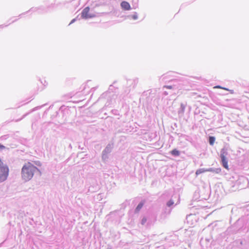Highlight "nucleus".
<instances>
[{
  "label": "nucleus",
  "instance_id": "1",
  "mask_svg": "<svg viewBox=\"0 0 249 249\" xmlns=\"http://www.w3.org/2000/svg\"><path fill=\"white\" fill-rule=\"evenodd\" d=\"M139 82V79L137 77L134 79H126V84L124 88V91L122 94L123 99L125 100V98L128 96L130 92L133 90Z\"/></svg>",
  "mask_w": 249,
  "mask_h": 249
},
{
  "label": "nucleus",
  "instance_id": "2",
  "mask_svg": "<svg viewBox=\"0 0 249 249\" xmlns=\"http://www.w3.org/2000/svg\"><path fill=\"white\" fill-rule=\"evenodd\" d=\"M249 181L247 178L244 176L239 177L238 179L235 182H230L231 185V190L234 191L236 189H240L244 187L242 183H248Z\"/></svg>",
  "mask_w": 249,
  "mask_h": 249
},
{
  "label": "nucleus",
  "instance_id": "3",
  "mask_svg": "<svg viewBox=\"0 0 249 249\" xmlns=\"http://www.w3.org/2000/svg\"><path fill=\"white\" fill-rule=\"evenodd\" d=\"M22 178L25 181H29L31 177V164L30 162L23 166L22 169Z\"/></svg>",
  "mask_w": 249,
  "mask_h": 249
},
{
  "label": "nucleus",
  "instance_id": "4",
  "mask_svg": "<svg viewBox=\"0 0 249 249\" xmlns=\"http://www.w3.org/2000/svg\"><path fill=\"white\" fill-rule=\"evenodd\" d=\"M228 155V150L226 148L224 147L221 149L220 154V163L222 166L226 169H229L228 160L226 157Z\"/></svg>",
  "mask_w": 249,
  "mask_h": 249
},
{
  "label": "nucleus",
  "instance_id": "5",
  "mask_svg": "<svg viewBox=\"0 0 249 249\" xmlns=\"http://www.w3.org/2000/svg\"><path fill=\"white\" fill-rule=\"evenodd\" d=\"M55 4L52 3L47 7L43 6L38 7H32V12H36L40 14L51 12L55 7Z\"/></svg>",
  "mask_w": 249,
  "mask_h": 249
},
{
  "label": "nucleus",
  "instance_id": "6",
  "mask_svg": "<svg viewBox=\"0 0 249 249\" xmlns=\"http://www.w3.org/2000/svg\"><path fill=\"white\" fill-rule=\"evenodd\" d=\"M9 167L7 165L0 164V182L6 180L9 175Z\"/></svg>",
  "mask_w": 249,
  "mask_h": 249
},
{
  "label": "nucleus",
  "instance_id": "7",
  "mask_svg": "<svg viewBox=\"0 0 249 249\" xmlns=\"http://www.w3.org/2000/svg\"><path fill=\"white\" fill-rule=\"evenodd\" d=\"M116 83V81H114L112 84L110 85L108 88V90L103 93L101 97L105 98L107 96L108 97H113L114 94L117 92L118 88H116L113 85Z\"/></svg>",
  "mask_w": 249,
  "mask_h": 249
},
{
  "label": "nucleus",
  "instance_id": "8",
  "mask_svg": "<svg viewBox=\"0 0 249 249\" xmlns=\"http://www.w3.org/2000/svg\"><path fill=\"white\" fill-rule=\"evenodd\" d=\"M113 147L110 143L107 144L105 148L103 150L102 153V160L105 163L108 161V154L112 151Z\"/></svg>",
  "mask_w": 249,
  "mask_h": 249
},
{
  "label": "nucleus",
  "instance_id": "9",
  "mask_svg": "<svg viewBox=\"0 0 249 249\" xmlns=\"http://www.w3.org/2000/svg\"><path fill=\"white\" fill-rule=\"evenodd\" d=\"M238 223V220L236 222V223L230 227H229L225 231V234L227 235L236 234L241 229V228H238L237 227V225Z\"/></svg>",
  "mask_w": 249,
  "mask_h": 249
},
{
  "label": "nucleus",
  "instance_id": "10",
  "mask_svg": "<svg viewBox=\"0 0 249 249\" xmlns=\"http://www.w3.org/2000/svg\"><path fill=\"white\" fill-rule=\"evenodd\" d=\"M90 6L86 7L81 12V18L83 19H87L89 18H91L95 17V15L91 14H89V11L90 10Z\"/></svg>",
  "mask_w": 249,
  "mask_h": 249
},
{
  "label": "nucleus",
  "instance_id": "11",
  "mask_svg": "<svg viewBox=\"0 0 249 249\" xmlns=\"http://www.w3.org/2000/svg\"><path fill=\"white\" fill-rule=\"evenodd\" d=\"M70 111V108L68 107H66L65 105H63L60 107L58 111H56L55 112L56 114L55 116L57 117L60 112L62 114V116L64 117L67 114H68L69 113Z\"/></svg>",
  "mask_w": 249,
  "mask_h": 249
},
{
  "label": "nucleus",
  "instance_id": "12",
  "mask_svg": "<svg viewBox=\"0 0 249 249\" xmlns=\"http://www.w3.org/2000/svg\"><path fill=\"white\" fill-rule=\"evenodd\" d=\"M208 198V195L204 196L203 195H200L199 194V191L198 190H196L194 193L193 199L195 201H200L202 199L207 200Z\"/></svg>",
  "mask_w": 249,
  "mask_h": 249
},
{
  "label": "nucleus",
  "instance_id": "13",
  "mask_svg": "<svg viewBox=\"0 0 249 249\" xmlns=\"http://www.w3.org/2000/svg\"><path fill=\"white\" fill-rule=\"evenodd\" d=\"M186 106L187 103L185 102L180 104V107L178 110V115L179 118H181L183 116Z\"/></svg>",
  "mask_w": 249,
  "mask_h": 249
},
{
  "label": "nucleus",
  "instance_id": "14",
  "mask_svg": "<svg viewBox=\"0 0 249 249\" xmlns=\"http://www.w3.org/2000/svg\"><path fill=\"white\" fill-rule=\"evenodd\" d=\"M121 8L124 11H128L131 9L129 3L126 1L123 0L120 3Z\"/></svg>",
  "mask_w": 249,
  "mask_h": 249
},
{
  "label": "nucleus",
  "instance_id": "15",
  "mask_svg": "<svg viewBox=\"0 0 249 249\" xmlns=\"http://www.w3.org/2000/svg\"><path fill=\"white\" fill-rule=\"evenodd\" d=\"M145 203V199H142L137 205L135 209L134 213H138L140 210L142 209V208L144 206V204Z\"/></svg>",
  "mask_w": 249,
  "mask_h": 249
},
{
  "label": "nucleus",
  "instance_id": "16",
  "mask_svg": "<svg viewBox=\"0 0 249 249\" xmlns=\"http://www.w3.org/2000/svg\"><path fill=\"white\" fill-rule=\"evenodd\" d=\"M34 175L40 176L41 175V172L40 169L38 168L32 164V178Z\"/></svg>",
  "mask_w": 249,
  "mask_h": 249
},
{
  "label": "nucleus",
  "instance_id": "17",
  "mask_svg": "<svg viewBox=\"0 0 249 249\" xmlns=\"http://www.w3.org/2000/svg\"><path fill=\"white\" fill-rule=\"evenodd\" d=\"M179 88L180 87L179 86H178L177 84H170V85H164L163 87V89H167L171 90H176L179 89Z\"/></svg>",
  "mask_w": 249,
  "mask_h": 249
},
{
  "label": "nucleus",
  "instance_id": "18",
  "mask_svg": "<svg viewBox=\"0 0 249 249\" xmlns=\"http://www.w3.org/2000/svg\"><path fill=\"white\" fill-rule=\"evenodd\" d=\"M102 5V2L100 0H98V1H91V3L90 4V6L91 9H94L97 7L100 6Z\"/></svg>",
  "mask_w": 249,
  "mask_h": 249
},
{
  "label": "nucleus",
  "instance_id": "19",
  "mask_svg": "<svg viewBox=\"0 0 249 249\" xmlns=\"http://www.w3.org/2000/svg\"><path fill=\"white\" fill-rule=\"evenodd\" d=\"M170 154L174 157H178L180 156V151L177 148H174L170 151Z\"/></svg>",
  "mask_w": 249,
  "mask_h": 249
},
{
  "label": "nucleus",
  "instance_id": "20",
  "mask_svg": "<svg viewBox=\"0 0 249 249\" xmlns=\"http://www.w3.org/2000/svg\"><path fill=\"white\" fill-rule=\"evenodd\" d=\"M206 171L207 172H213V173H214L216 174H218L221 172V169L220 168H209L206 169Z\"/></svg>",
  "mask_w": 249,
  "mask_h": 249
},
{
  "label": "nucleus",
  "instance_id": "21",
  "mask_svg": "<svg viewBox=\"0 0 249 249\" xmlns=\"http://www.w3.org/2000/svg\"><path fill=\"white\" fill-rule=\"evenodd\" d=\"M168 76H169V75L168 74V73L164 74L161 76V77L160 78V80L161 81H162L163 82H164L165 83H166V82L169 83V81L170 79H169V78H168Z\"/></svg>",
  "mask_w": 249,
  "mask_h": 249
},
{
  "label": "nucleus",
  "instance_id": "22",
  "mask_svg": "<svg viewBox=\"0 0 249 249\" xmlns=\"http://www.w3.org/2000/svg\"><path fill=\"white\" fill-rule=\"evenodd\" d=\"M215 141V138L213 136H209L208 138V142L210 145H213Z\"/></svg>",
  "mask_w": 249,
  "mask_h": 249
},
{
  "label": "nucleus",
  "instance_id": "23",
  "mask_svg": "<svg viewBox=\"0 0 249 249\" xmlns=\"http://www.w3.org/2000/svg\"><path fill=\"white\" fill-rule=\"evenodd\" d=\"M80 0H72L70 2L75 8H76L80 4Z\"/></svg>",
  "mask_w": 249,
  "mask_h": 249
},
{
  "label": "nucleus",
  "instance_id": "24",
  "mask_svg": "<svg viewBox=\"0 0 249 249\" xmlns=\"http://www.w3.org/2000/svg\"><path fill=\"white\" fill-rule=\"evenodd\" d=\"M206 172H207L206 171V169H205V168H200V169H198L196 172V176H197L199 175H200V174H201L202 173Z\"/></svg>",
  "mask_w": 249,
  "mask_h": 249
},
{
  "label": "nucleus",
  "instance_id": "25",
  "mask_svg": "<svg viewBox=\"0 0 249 249\" xmlns=\"http://www.w3.org/2000/svg\"><path fill=\"white\" fill-rule=\"evenodd\" d=\"M174 204V201L171 198L170 200H169L166 202V206H167V207H169V208L170 207V208H173Z\"/></svg>",
  "mask_w": 249,
  "mask_h": 249
},
{
  "label": "nucleus",
  "instance_id": "26",
  "mask_svg": "<svg viewBox=\"0 0 249 249\" xmlns=\"http://www.w3.org/2000/svg\"><path fill=\"white\" fill-rule=\"evenodd\" d=\"M172 210V208L167 207V206H166L163 209V213L166 214H169L171 212Z\"/></svg>",
  "mask_w": 249,
  "mask_h": 249
},
{
  "label": "nucleus",
  "instance_id": "27",
  "mask_svg": "<svg viewBox=\"0 0 249 249\" xmlns=\"http://www.w3.org/2000/svg\"><path fill=\"white\" fill-rule=\"evenodd\" d=\"M179 82V80L177 79H171L169 81V83L171 84H177L178 85V83Z\"/></svg>",
  "mask_w": 249,
  "mask_h": 249
},
{
  "label": "nucleus",
  "instance_id": "28",
  "mask_svg": "<svg viewBox=\"0 0 249 249\" xmlns=\"http://www.w3.org/2000/svg\"><path fill=\"white\" fill-rule=\"evenodd\" d=\"M46 104H45L43 105H41V106H37V107H36L33 108H32V113L35 112L36 111L41 108L42 107H44Z\"/></svg>",
  "mask_w": 249,
  "mask_h": 249
},
{
  "label": "nucleus",
  "instance_id": "29",
  "mask_svg": "<svg viewBox=\"0 0 249 249\" xmlns=\"http://www.w3.org/2000/svg\"><path fill=\"white\" fill-rule=\"evenodd\" d=\"M147 218L146 216H143L141 220V224L142 225H144L147 222Z\"/></svg>",
  "mask_w": 249,
  "mask_h": 249
},
{
  "label": "nucleus",
  "instance_id": "30",
  "mask_svg": "<svg viewBox=\"0 0 249 249\" xmlns=\"http://www.w3.org/2000/svg\"><path fill=\"white\" fill-rule=\"evenodd\" d=\"M128 17H131L132 19L134 20H136L138 19V14L137 12H134V14L131 16H129Z\"/></svg>",
  "mask_w": 249,
  "mask_h": 249
},
{
  "label": "nucleus",
  "instance_id": "31",
  "mask_svg": "<svg viewBox=\"0 0 249 249\" xmlns=\"http://www.w3.org/2000/svg\"><path fill=\"white\" fill-rule=\"evenodd\" d=\"M40 84H41V87L40 88V90H42L44 88V87H45L46 85H45V83H46V81L44 80V83H43L40 79L38 80Z\"/></svg>",
  "mask_w": 249,
  "mask_h": 249
},
{
  "label": "nucleus",
  "instance_id": "32",
  "mask_svg": "<svg viewBox=\"0 0 249 249\" xmlns=\"http://www.w3.org/2000/svg\"><path fill=\"white\" fill-rule=\"evenodd\" d=\"M32 162H34L35 164L37 166L40 167L42 165L41 162L40 161H33L32 160Z\"/></svg>",
  "mask_w": 249,
  "mask_h": 249
},
{
  "label": "nucleus",
  "instance_id": "33",
  "mask_svg": "<svg viewBox=\"0 0 249 249\" xmlns=\"http://www.w3.org/2000/svg\"><path fill=\"white\" fill-rule=\"evenodd\" d=\"M173 94L174 92H172V91H170L169 92H167V91H164L163 92V95H164V96H167V95H168L169 94Z\"/></svg>",
  "mask_w": 249,
  "mask_h": 249
},
{
  "label": "nucleus",
  "instance_id": "34",
  "mask_svg": "<svg viewBox=\"0 0 249 249\" xmlns=\"http://www.w3.org/2000/svg\"><path fill=\"white\" fill-rule=\"evenodd\" d=\"M78 18V16L76 18H73L71 21L70 23H69V25L73 23L74 22H75L77 20Z\"/></svg>",
  "mask_w": 249,
  "mask_h": 249
},
{
  "label": "nucleus",
  "instance_id": "35",
  "mask_svg": "<svg viewBox=\"0 0 249 249\" xmlns=\"http://www.w3.org/2000/svg\"><path fill=\"white\" fill-rule=\"evenodd\" d=\"M53 107V105H51L49 107L46 109L45 111H44L43 112V116H44L45 114H47V111L49 109H51L52 108V107Z\"/></svg>",
  "mask_w": 249,
  "mask_h": 249
},
{
  "label": "nucleus",
  "instance_id": "36",
  "mask_svg": "<svg viewBox=\"0 0 249 249\" xmlns=\"http://www.w3.org/2000/svg\"><path fill=\"white\" fill-rule=\"evenodd\" d=\"M112 113L116 115H119L118 111L116 109H113L112 110Z\"/></svg>",
  "mask_w": 249,
  "mask_h": 249
},
{
  "label": "nucleus",
  "instance_id": "37",
  "mask_svg": "<svg viewBox=\"0 0 249 249\" xmlns=\"http://www.w3.org/2000/svg\"><path fill=\"white\" fill-rule=\"evenodd\" d=\"M35 115H36V117H35V119L36 120H37V119L40 118V114L39 113H37L36 115L35 114Z\"/></svg>",
  "mask_w": 249,
  "mask_h": 249
},
{
  "label": "nucleus",
  "instance_id": "38",
  "mask_svg": "<svg viewBox=\"0 0 249 249\" xmlns=\"http://www.w3.org/2000/svg\"><path fill=\"white\" fill-rule=\"evenodd\" d=\"M224 89H225V90H227L230 91L231 93H233V90H230V89H227L226 88H224Z\"/></svg>",
  "mask_w": 249,
  "mask_h": 249
},
{
  "label": "nucleus",
  "instance_id": "39",
  "mask_svg": "<svg viewBox=\"0 0 249 249\" xmlns=\"http://www.w3.org/2000/svg\"><path fill=\"white\" fill-rule=\"evenodd\" d=\"M5 148V146H4V145H2V144H0V149H1H1H4Z\"/></svg>",
  "mask_w": 249,
  "mask_h": 249
},
{
  "label": "nucleus",
  "instance_id": "40",
  "mask_svg": "<svg viewBox=\"0 0 249 249\" xmlns=\"http://www.w3.org/2000/svg\"><path fill=\"white\" fill-rule=\"evenodd\" d=\"M215 87H216V88H220V89H224V88H223V87H222L221 86H219V85H217V86H216Z\"/></svg>",
  "mask_w": 249,
  "mask_h": 249
},
{
  "label": "nucleus",
  "instance_id": "41",
  "mask_svg": "<svg viewBox=\"0 0 249 249\" xmlns=\"http://www.w3.org/2000/svg\"><path fill=\"white\" fill-rule=\"evenodd\" d=\"M138 7V5L136 4L135 6L133 5V8L136 9Z\"/></svg>",
  "mask_w": 249,
  "mask_h": 249
},
{
  "label": "nucleus",
  "instance_id": "42",
  "mask_svg": "<svg viewBox=\"0 0 249 249\" xmlns=\"http://www.w3.org/2000/svg\"><path fill=\"white\" fill-rule=\"evenodd\" d=\"M185 5H186V4L183 3V4H182L181 5V8H182V7H183L184 6H185Z\"/></svg>",
  "mask_w": 249,
  "mask_h": 249
},
{
  "label": "nucleus",
  "instance_id": "43",
  "mask_svg": "<svg viewBox=\"0 0 249 249\" xmlns=\"http://www.w3.org/2000/svg\"><path fill=\"white\" fill-rule=\"evenodd\" d=\"M79 148L81 149V150H83L84 149V147H81L80 145L79 146Z\"/></svg>",
  "mask_w": 249,
  "mask_h": 249
},
{
  "label": "nucleus",
  "instance_id": "44",
  "mask_svg": "<svg viewBox=\"0 0 249 249\" xmlns=\"http://www.w3.org/2000/svg\"><path fill=\"white\" fill-rule=\"evenodd\" d=\"M0 164H3V163L2 162V161L0 159Z\"/></svg>",
  "mask_w": 249,
  "mask_h": 249
},
{
  "label": "nucleus",
  "instance_id": "45",
  "mask_svg": "<svg viewBox=\"0 0 249 249\" xmlns=\"http://www.w3.org/2000/svg\"><path fill=\"white\" fill-rule=\"evenodd\" d=\"M191 216H192V215L191 214V215H189L188 216H187L186 218L187 219L189 217H190Z\"/></svg>",
  "mask_w": 249,
  "mask_h": 249
},
{
  "label": "nucleus",
  "instance_id": "46",
  "mask_svg": "<svg viewBox=\"0 0 249 249\" xmlns=\"http://www.w3.org/2000/svg\"><path fill=\"white\" fill-rule=\"evenodd\" d=\"M174 126L177 127V124L176 123H174Z\"/></svg>",
  "mask_w": 249,
  "mask_h": 249
},
{
  "label": "nucleus",
  "instance_id": "47",
  "mask_svg": "<svg viewBox=\"0 0 249 249\" xmlns=\"http://www.w3.org/2000/svg\"><path fill=\"white\" fill-rule=\"evenodd\" d=\"M96 89V88H92V89H94V90H95V89Z\"/></svg>",
  "mask_w": 249,
  "mask_h": 249
}]
</instances>
